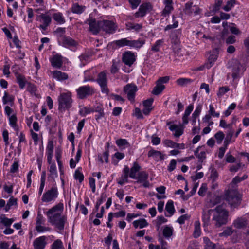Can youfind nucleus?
Returning a JSON list of instances; mask_svg holds the SVG:
<instances>
[{
    "instance_id": "obj_1",
    "label": "nucleus",
    "mask_w": 249,
    "mask_h": 249,
    "mask_svg": "<svg viewBox=\"0 0 249 249\" xmlns=\"http://www.w3.org/2000/svg\"><path fill=\"white\" fill-rule=\"evenodd\" d=\"M63 209V204L60 202L45 213L48 222L59 231L64 230V225L67 221L66 217L61 215Z\"/></svg>"
},
{
    "instance_id": "obj_2",
    "label": "nucleus",
    "mask_w": 249,
    "mask_h": 249,
    "mask_svg": "<svg viewBox=\"0 0 249 249\" xmlns=\"http://www.w3.org/2000/svg\"><path fill=\"white\" fill-rule=\"evenodd\" d=\"M228 212L221 206H218L213 209V215L212 220L215 222L216 227H220L227 223Z\"/></svg>"
},
{
    "instance_id": "obj_3",
    "label": "nucleus",
    "mask_w": 249,
    "mask_h": 249,
    "mask_svg": "<svg viewBox=\"0 0 249 249\" xmlns=\"http://www.w3.org/2000/svg\"><path fill=\"white\" fill-rule=\"evenodd\" d=\"M225 199L231 208H235L241 204L242 195L236 190H228L225 193Z\"/></svg>"
},
{
    "instance_id": "obj_4",
    "label": "nucleus",
    "mask_w": 249,
    "mask_h": 249,
    "mask_svg": "<svg viewBox=\"0 0 249 249\" xmlns=\"http://www.w3.org/2000/svg\"><path fill=\"white\" fill-rule=\"evenodd\" d=\"M58 110L63 112L72 107L73 100L70 91L61 93L58 97Z\"/></svg>"
},
{
    "instance_id": "obj_5",
    "label": "nucleus",
    "mask_w": 249,
    "mask_h": 249,
    "mask_svg": "<svg viewBox=\"0 0 249 249\" xmlns=\"http://www.w3.org/2000/svg\"><path fill=\"white\" fill-rule=\"evenodd\" d=\"M144 43V41L142 40H129L128 38H122L111 42L112 44L118 48L128 46L135 49H140Z\"/></svg>"
},
{
    "instance_id": "obj_6",
    "label": "nucleus",
    "mask_w": 249,
    "mask_h": 249,
    "mask_svg": "<svg viewBox=\"0 0 249 249\" xmlns=\"http://www.w3.org/2000/svg\"><path fill=\"white\" fill-rule=\"evenodd\" d=\"M59 192L56 185L46 191L42 195L41 201L44 203H52L58 197Z\"/></svg>"
},
{
    "instance_id": "obj_7",
    "label": "nucleus",
    "mask_w": 249,
    "mask_h": 249,
    "mask_svg": "<svg viewBox=\"0 0 249 249\" xmlns=\"http://www.w3.org/2000/svg\"><path fill=\"white\" fill-rule=\"evenodd\" d=\"M246 71V68L240 63L233 65L231 68V71L227 74L229 78L231 75L233 80H238Z\"/></svg>"
},
{
    "instance_id": "obj_8",
    "label": "nucleus",
    "mask_w": 249,
    "mask_h": 249,
    "mask_svg": "<svg viewBox=\"0 0 249 249\" xmlns=\"http://www.w3.org/2000/svg\"><path fill=\"white\" fill-rule=\"evenodd\" d=\"M36 19L37 21L41 23L39 28L44 31L47 29L52 21V18L49 14L48 12L44 14H40V15H36Z\"/></svg>"
},
{
    "instance_id": "obj_9",
    "label": "nucleus",
    "mask_w": 249,
    "mask_h": 249,
    "mask_svg": "<svg viewBox=\"0 0 249 249\" xmlns=\"http://www.w3.org/2000/svg\"><path fill=\"white\" fill-rule=\"evenodd\" d=\"M77 97L80 99H84L92 95L95 93L94 89L89 85L82 86L76 89Z\"/></svg>"
},
{
    "instance_id": "obj_10",
    "label": "nucleus",
    "mask_w": 249,
    "mask_h": 249,
    "mask_svg": "<svg viewBox=\"0 0 249 249\" xmlns=\"http://www.w3.org/2000/svg\"><path fill=\"white\" fill-rule=\"evenodd\" d=\"M100 25L101 26V30L107 34H113L117 29L116 24L110 20H100Z\"/></svg>"
},
{
    "instance_id": "obj_11",
    "label": "nucleus",
    "mask_w": 249,
    "mask_h": 249,
    "mask_svg": "<svg viewBox=\"0 0 249 249\" xmlns=\"http://www.w3.org/2000/svg\"><path fill=\"white\" fill-rule=\"evenodd\" d=\"M96 81L100 85L102 92L108 94L109 89L107 87V80L106 72L104 71L100 72L98 75Z\"/></svg>"
},
{
    "instance_id": "obj_12",
    "label": "nucleus",
    "mask_w": 249,
    "mask_h": 249,
    "mask_svg": "<svg viewBox=\"0 0 249 249\" xmlns=\"http://www.w3.org/2000/svg\"><path fill=\"white\" fill-rule=\"evenodd\" d=\"M138 89L134 84H128L124 88V91L127 94L128 99L131 102H134L135 96Z\"/></svg>"
},
{
    "instance_id": "obj_13",
    "label": "nucleus",
    "mask_w": 249,
    "mask_h": 249,
    "mask_svg": "<svg viewBox=\"0 0 249 249\" xmlns=\"http://www.w3.org/2000/svg\"><path fill=\"white\" fill-rule=\"evenodd\" d=\"M59 42L65 47H75L77 42L69 36L65 35H60L59 37Z\"/></svg>"
},
{
    "instance_id": "obj_14",
    "label": "nucleus",
    "mask_w": 249,
    "mask_h": 249,
    "mask_svg": "<svg viewBox=\"0 0 249 249\" xmlns=\"http://www.w3.org/2000/svg\"><path fill=\"white\" fill-rule=\"evenodd\" d=\"M164 8L161 12V16L166 17L170 15L174 10L173 0H163Z\"/></svg>"
},
{
    "instance_id": "obj_15",
    "label": "nucleus",
    "mask_w": 249,
    "mask_h": 249,
    "mask_svg": "<svg viewBox=\"0 0 249 249\" xmlns=\"http://www.w3.org/2000/svg\"><path fill=\"white\" fill-rule=\"evenodd\" d=\"M88 21L89 26V30L93 34L97 35L101 31V26L100 25V20L96 21L94 18H89Z\"/></svg>"
},
{
    "instance_id": "obj_16",
    "label": "nucleus",
    "mask_w": 249,
    "mask_h": 249,
    "mask_svg": "<svg viewBox=\"0 0 249 249\" xmlns=\"http://www.w3.org/2000/svg\"><path fill=\"white\" fill-rule=\"evenodd\" d=\"M151 9L152 6L150 3H143L140 6L138 11L135 13L134 16L135 18L142 17Z\"/></svg>"
},
{
    "instance_id": "obj_17",
    "label": "nucleus",
    "mask_w": 249,
    "mask_h": 249,
    "mask_svg": "<svg viewBox=\"0 0 249 249\" xmlns=\"http://www.w3.org/2000/svg\"><path fill=\"white\" fill-rule=\"evenodd\" d=\"M135 61L136 56L131 52L127 51L123 54L122 61L125 65L131 66Z\"/></svg>"
},
{
    "instance_id": "obj_18",
    "label": "nucleus",
    "mask_w": 249,
    "mask_h": 249,
    "mask_svg": "<svg viewBox=\"0 0 249 249\" xmlns=\"http://www.w3.org/2000/svg\"><path fill=\"white\" fill-rule=\"evenodd\" d=\"M167 125L169 126V129L171 131H175L174 136L175 137L179 138L182 135L184 132V127L182 125H178L177 124H172L171 122H168Z\"/></svg>"
},
{
    "instance_id": "obj_19",
    "label": "nucleus",
    "mask_w": 249,
    "mask_h": 249,
    "mask_svg": "<svg viewBox=\"0 0 249 249\" xmlns=\"http://www.w3.org/2000/svg\"><path fill=\"white\" fill-rule=\"evenodd\" d=\"M219 49L215 48L211 52V54L208 58V63L205 64V67L207 68H210L217 60L219 54Z\"/></svg>"
},
{
    "instance_id": "obj_20",
    "label": "nucleus",
    "mask_w": 249,
    "mask_h": 249,
    "mask_svg": "<svg viewBox=\"0 0 249 249\" xmlns=\"http://www.w3.org/2000/svg\"><path fill=\"white\" fill-rule=\"evenodd\" d=\"M47 238L45 236L36 238L33 242L35 249H44L47 244Z\"/></svg>"
},
{
    "instance_id": "obj_21",
    "label": "nucleus",
    "mask_w": 249,
    "mask_h": 249,
    "mask_svg": "<svg viewBox=\"0 0 249 249\" xmlns=\"http://www.w3.org/2000/svg\"><path fill=\"white\" fill-rule=\"evenodd\" d=\"M148 157H152L157 161L163 160L165 158V155L160 151L154 149L150 150L147 154Z\"/></svg>"
},
{
    "instance_id": "obj_22",
    "label": "nucleus",
    "mask_w": 249,
    "mask_h": 249,
    "mask_svg": "<svg viewBox=\"0 0 249 249\" xmlns=\"http://www.w3.org/2000/svg\"><path fill=\"white\" fill-rule=\"evenodd\" d=\"M51 65L55 68H60L63 64L62 57L59 54L53 55L50 59Z\"/></svg>"
},
{
    "instance_id": "obj_23",
    "label": "nucleus",
    "mask_w": 249,
    "mask_h": 249,
    "mask_svg": "<svg viewBox=\"0 0 249 249\" xmlns=\"http://www.w3.org/2000/svg\"><path fill=\"white\" fill-rule=\"evenodd\" d=\"M53 78L59 81L67 80L69 78L68 74L64 72L56 70L51 72Z\"/></svg>"
},
{
    "instance_id": "obj_24",
    "label": "nucleus",
    "mask_w": 249,
    "mask_h": 249,
    "mask_svg": "<svg viewBox=\"0 0 249 249\" xmlns=\"http://www.w3.org/2000/svg\"><path fill=\"white\" fill-rule=\"evenodd\" d=\"M129 170L130 169L127 166H124L123 171V174L122 175L121 177L119 178L117 181V183L119 184L122 185L125 183L128 182Z\"/></svg>"
},
{
    "instance_id": "obj_25",
    "label": "nucleus",
    "mask_w": 249,
    "mask_h": 249,
    "mask_svg": "<svg viewBox=\"0 0 249 249\" xmlns=\"http://www.w3.org/2000/svg\"><path fill=\"white\" fill-rule=\"evenodd\" d=\"M53 149L54 145L53 141H49L46 147V155L47 156V162L48 163H50L51 161L52 160L53 155Z\"/></svg>"
},
{
    "instance_id": "obj_26",
    "label": "nucleus",
    "mask_w": 249,
    "mask_h": 249,
    "mask_svg": "<svg viewBox=\"0 0 249 249\" xmlns=\"http://www.w3.org/2000/svg\"><path fill=\"white\" fill-rule=\"evenodd\" d=\"M213 213V209H210L208 210H203L202 212V221L203 222V226H207L210 221V216L211 213Z\"/></svg>"
},
{
    "instance_id": "obj_27",
    "label": "nucleus",
    "mask_w": 249,
    "mask_h": 249,
    "mask_svg": "<svg viewBox=\"0 0 249 249\" xmlns=\"http://www.w3.org/2000/svg\"><path fill=\"white\" fill-rule=\"evenodd\" d=\"M247 222L245 218L238 217L233 222L232 225L237 229H243L247 225Z\"/></svg>"
},
{
    "instance_id": "obj_28",
    "label": "nucleus",
    "mask_w": 249,
    "mask_h": 249,
    "mask_svg": "<svg viewBox=\"0 0 249 249\" xmlns=\"http://www.w3.org/2000/svg\"><path fill=\"white\" fill-rule=\"evenodd\" d=\"M141 167L137 162H134L132 167L130 169L129 176L133 179H136L137 173L138 172Z\"/></svg>"
},
{
    "instance_id": "obj_29",
    "label": "nucleus",
    "mask_w": 249,
    "mask_h": 249,
    "mask_svg": "<svg viewBox=\"0 0 249 249\" xmlns=\"http://www.w3.org/2000/svg\"><path fill=\"white\" fill-rule=\"evenodd\" d=\"M135 229L140 228L142 229L148 226V223L147 220L144 218H140L138 220H135L132 223Z\"/></svg>"
},
{
    "instance_id": "obj_30",
    "label": "nucleus",
    "mask_w": 249,
    "mask_h": 249,
    "mask_svg": "<svg viewBox=\"0 0 249 249\" xmlns=\"http://www.w3.org/2000/svg\"><path fill=\"white\" fill-rule=\"evenodd\" d=\"M50 165L49 170V178H51L54 180V179L58 177L56 166L54 162L51 161V163H49Z\"/></svg>"
},
{
    "instance_id": "obj_31",
    "label": "nucleus",
    "mask_w": 249,
    "mask_h": 249,
    "mask_svg": "<svg viewBox=\"0 0 249 249\" xmlns=\"http://www.w3.org/2000/svg\"><path fill=\"white\" fill-rule=\"evenodd\" d=\"M125 25L127 30H134L136 32H139L142 28V24L135 23L131 22L126 23Z\"/></svg>"
},
{
    "instance_id": "obj_32",
    "label": "nucleus",
    "mask_w": 249,
    "mask_h": 249,
    "mask_svg": "<svg viewBox=\"0 0 249 249\" xmlns=\"http://www.w3.org/2000/svg\"><path fill=\"white\" fill-rule=\"evenodd\" d=\"M181 31L180 30H176L172 33L171 35V38L172 43H180V37Z\"/></svg>"
},
{
    "instance_id": "obj_33",
    "label": "nucleus",
    "mask_w": 249,
    "mask_h": 249,
    "mask_svg": "<svg viewBox=\"0 0 249 249\" xmlns=\"http://www.w3.org/2000/svg\"><path fill=\"white\" fill-rule=\"evenodd\" d=\"M165 210L169 214H165L167 217L172 216L175 213V208L174 203L172 200H169L166 204Z\"/></svg>"
},
{
    "instance_id": "obj_34",
    "label": "nucleus",
    "mask_w": 249,
    "mask_h": 249,
    "mask_svg": "<svg viewBox=\"0 0 249 249\" xmlns=\"http://www.w3.org/2000/svg\"><path fill=\"white\" fill-rule=\"evenodd\" d=\"M53 19L58 24H63L65 23L66 20L64 17L61 12H57L53 15Z\"/></svg>"
},
{
    "instance_id": "obj_35",
    "label": "nucleus",
    "mask_w": 249,
    "mask_h": 249,
    "mask_svg": "<svg viewBox=\"0 0 249 249\" xmlns=\"http://www.w3.org/2000/svg\"><path fill=\"white\" fill-rule=\"evenodd\" d=\"M116 144L121 149H123L130 146V143L125 139H119L116 141Z\"/></svg>"
},
{
    "instance_id": "obj_36",
    "label": "nucleus",
    "mask_w": 249,
    "mask_h": 249,
    "mask_svg": "<svg viewBox=\"0 0 249 249\" xmlns=\"http://www.w3.org/2000/svg\"><path fill=\"white\" fill-rule=\"evenodd\" d=\"M156 85L155 87L154 88L152 91V93L154 95H158L162 92V91L164 89L165 87L164 85H161L160 83L158 82V81L156 82Z\"/></svg>"
},
{
    "instance_id": "obj_37",
    "label": "nucleus",
    "mask_w": 249,
    "mask_h": 249,
    "mask_svg": "<svg viewBox=\"0 0 249 249\" xmlns=\"http://www.w3.org/2000/svg\"><path fill=\"white\" fill-rule=\"evenodd\" d=\"M194 226L193 236L195 238H196L199 237L201 235L200 223L199 221L198 220L195 221Z\"/></svg>"
},
{
    "instance_id": "obj_38",
    "label": "nucleus",
    "mask_w": 249,
    "mask_h": 249,
    "mask_svg": "<svg viewBox=\"0 0 249 249\" xmlns=\"http://www.w3.org/2000/svg\"><path fill=\"white\" fill-rule=\"evenodd\" d=\"M173 231L172 227L166 225L163 230V235L165 238H169L172 235Z\"/></svg>"
},
{
    "instance_id": "obj_39",
    "label": "nucleus",
    "mask_w": 249,
    "mask_h": 249,
    "mask_svg": "<svg viewBox=\"0 0 249 249\" xmlns=\"http://www.w3.org/2000/svg\"><path fill=\"white\" fill-rule=\"evenodd\" d=\"M17 82L18 84L20 89H23L25 86L26 80L24 76L20 74H16Z\"/></svg>"
},
{
    "instance_id": "obj_40",
    "label": "nucleus",
    "mask_w": 249,
    "mask_h": 249,
    "mask_svg": "<svg viewBox=\"0 0 249 249\" xmlns=\"http://www.w3.org/2000/svg\"><path fill=\"white\" fill-rule=\"evenodd\" d=\"M164 43V39H159L156 41V42L152 46L151 51L154 52H158L160 50V48Z\"/></svg>"
},
{
    "instance_id": "obj_41",
    "label": "nucleus",
    "mask_w": 249,
    "mask_h": 249,
    "mask_svg": "<svg viewBox=\"0 0 249 249\" xmlns=\"http://www.w3.org/2000/svg\"><path fill=\"white\" fill-rule=\"evenodd\" d=\"M9 124L11 127H12L16 131L18 130V127L17 125V118L16 115L13 114L9 117Z\"/></svg>"
},
{
    "instance_id": "obj_42",
    "label": "nucleus",
    "mask_w": 249,
    "mask_h": 249,
    "mask_svg": "<svg viewBox=\"0 0 249 249\" xmlns=\"http://www.w3.org/2000/svg\"><path fill=\"white\" fill-rule=\"evenodd\" d=\"M85 7L78 5V4H73L71 7V11L76 14H81L85 10Z\"/></svg>"
},
{
    "instance_id": "obj_43",
    "label": "nucleus",
    "mask_w": 249,
    "mask_h": 249,
    "mask_svg": "<svg viewBox=\"0 0 249 249\" xmlns=\"http://www.w3.org/2000/svg\"><path fill=\"white\" fill-rule=\"evenodd\" d=\"M203 241L205 243V249H214L216 248V245L212 243L208 237H204Z\"/></svg>"
},
{
    "instance_id": "obj_44",
    "label": "nucleus",
    "mask_w": 249,
    "mask_h": 249,
    "mask_svg": "<svg viewBox=\"0 0 249 249\" xmlns=\"http://www.w3.org/2000/svg\"><path fill=\"white\" fill-rule=\"evenodd\" d=\"M234 135V130L232 129L231 127L229 128L226 135V137L224 141V144L228 145L231 142V138Z\"/></svg>"
},
{
    "instance_id": "obj_45",
    "label": "nucleus",
    "mask_w": 249,
    "mask_h": 249,
    "mask_svg": "<svg viewBox=\"0 0 249 249\" xmlns=\"http://www.w3.org/2000/svg\"><path fill=\"white\" fill-rule=\"evenodd\" d=\"M14 99L12 95H9L6 91L4 92V96L2 97V102L3 104H6L8 103H12Z\"/></svg>"
},
{
    "instance_id": "obj_46",
    "label": "nucleus",
    "mask_w": 249,
    "mask_h": 249,
    "mask_svg": "<svg viewBox=\"0 0 249 249\" xmlns=\"http://www.w3.org/2000/svg\"><path fill=\"white\" fill-rule=\"evenodd\" d=\"M148 177V174L145 172H141L138 174L136 176V178L138 179V182H142L145 180H147Z\"/></svg>"
},
{
    "instance_id": "obj_47",
    "label": "nucleus",
    "mask_w": 249,
    "mask_h": 249,
    "mask_svg": "<svg viewBox=\"0 0 249 249\" xmlns=\"http://www.w3.org/2000/svg\"><path fill=\"white\" fill-rule=\"evenodd\" d=\"M193 80L189 78H181L178 79L176 81V82L178 85H180L181 86H184L189 83H191V82H193Z\"/></svg>"
},
{
    "instance_id": "obj_48",
    "label": "nucleus",
    "mask_w": 249,
    "mask_h": 249,
    "mask_svg": "<svg viewBox=\"0 0 249 249\" xmlns=\"http://www.w3.org/2000/svg\"><path fill=\"white\" fill-rule=\"evenodd\" d=\"M45 222V219L40 213H38L37 217L36 218V227H37L40 225H44Z\"/></svg>"
},
{
    "instance_id": "obj_49",
    "label": "nucleus",
    "mask_w": 249,
    "mask_h": 249,
    "mask_svg": "<svg viewBox=\"0 0 249 249\" xmlns=\"http://www.w3.org/2000/svg\"><path fill=\"white\" fill-rule=\"evenodd\" d=\"M27 90L31 94L37 97H38V94L36 93V91L37 90V88L36 86L30 83H28L27 86Z\"/></svg>"
},
{
    "instance_id": "obj_50",
    "label": "nucleus",
    "mask_w": 249,
    "mask_h": 249,
    "mask_svg": "<svg viewBox=\"0 0 249 249\" xmlns=\"http://www.w3.org/2000/svg\"><path fill=\"white\" fill-rule=\"evenodd\" d=\"M79 58L81 62V65L84 66L87 63L90 61V56L88 54L84 53L80 55Z\"/></svg>"
},
{
    "instance_id": "obj_51",
    "label": "nucleus",
    "mask_w": 249,
    "mask_h": 249,
    "mask_svg": "<svg viewBox=\"0 0 249 249\" xmlns=\"http://www.w3.org/2000/svg\"><path fill=\"white\" fill-rule=\"evenodd\" d=\"M93 112H94L93 108L84 107L79 110V114L82 116H85L86 115Z\"/></svg>"
},
{
    "instance_id": "obj_52",
    "label": "nucleus",
    "mask_w": 249,
    "mask_h": 249,
    "mask_svg": "<svg viewBox=\"0 0 249 249\" xmlns=\"http://www.w3.org/2000/svg\"><path fill=\"white\" fill-rule=\"evenodd\" d=\"M108 151H106L103 153V155H98V160L101 163H103L104 160L105 162L107 163L108 162Z\"/></svg>"
},
{
    "instance_id": "obj_53",
    "label": "nucleus",
    "mask_w": 249,
    "mask_h": 249,
    "mask_svg": "<svg viewBox=\"0 0 249 249\" xmlns=\"http://www.w3.org/2000/svg\"><path fill=\"white\" fill-rule=\"evenodd\" d=\"M167 221V219L164 218L163 216H158L155 220V225L158 230L160 228L161 225Z\"/></svg>"
},
{
    "instance_id": "obj_54",
    "label": "nucleus",
    "mask_w": 249,
    "mask_h": 249,
    "mask_svg": "<svg viewBox=\"0 0 249 249\" xmlns=\"http://www.w3.org/2000/svg\"><path fill=\"white\" fill-rule=\"evenodd\" d=\"M81 168H78L77 169L74 173V177L76 180H78L79 182H82L84 180V175L80 171Z\"/></svg>"
},
{
    "instance_id": "obj_55",
    "label": "nucleus",
    "mask_w": 249,
    "mask_h": 249,
    "mask_svg": "<svg viewBox=\"0 0 249 249\" xmlns=\"http://www.w3.org/2000/svg\"><path fill=\"white\" fill-rule=\"evenodd\" d=\"M234 230L231 227H227L225 228L222 232L219 234V236L227 237L232 234Z\"/></svg>"
},
{
    "instance_id": "obj_56",
    "label": "nucleus",
    "mask_w": 249,
    "mask_h": 249,
    "mask_svg": "<svg viewBox=\"0 0 249 249\" xmlns=\"http://www.w3.org/2000/svg\"><path fill=\"white\" fill-rule=\"evenodd\" d=\"M223 4V0H215L214 4L213 7L212 12L216 13L218 12Z\"/></svg>"
},
{
    "instance_id": "obj_57",
    "label": "nucleus",
    "mask_w": 249,
    "mask_h": 249,
    "mask_svg": "<svg viewBox=\"0 0 249 249\" xmlns=\"http://www.w3.org/2000/svg\"><path fill=\"white\" fill-rule=\"evenodd\" d=\"M225 135L224 133L221 131L217 132L215 134L214 137L216 140V142L218 144L221 143L222 141L224 138Z\"/></svg>"
},
{
    "instance_id": "obj_58",
    "label": "nucleus",
    "mask_w": 249,
    "mask_h": 249,
    "mask_svg": "<svg viewBox=\"0 0 249 249\" xmlns=\"http://www.w3.org/2000/svg\"><path fill=\"white\" fill-rule=\"evenodd\" d=\"M63 248L62 241L60 239H57L52 245L51 249H62Z\"/></svg>"
},
{
    "instance_id": "obj_59",
    "label": "nucleus",
    "mask_w": 249,
    "mask_h": 249,
    "mask_svg": "<svg viewBox=\"0 0 249 249\" xmlns=\"http://www.w3.org/2000/svg\"><path fill=\"white\" fill-rule=\"evenodd\" d=\"M235 3V0H230L227 1L225 6L222 7L225 11H229Z\"/></svg>"
},
{
    "instance_id": "obj_60",
    "label": "nucleus",
    "mask_w": 249,
    "mask_h": 249,
    "mask_svg": "<svg viewBox=\"0 0 249 249\" xmlns=\"http://www.w3.org/2000/svg\"><path fill=\"white\" fill-rule=\"evenodd\" d=\"M36 230L37 232L41 233L50 231L51 230V228L42 225L37 227H36Z\"/></svg>"
},
{
    "instance_id": "obj_61",
    "label": "nucleus",
    "mask_w": 249,
    "mask_h": 249,
    "mask_svg": "<svg viewBox=\"0 0 249 249\" xmlns=\"http://www.w3.org/2000/svg\"><path fill=\"white\" fill-rule=\"evenodd\" d=\"M172 48L175 54L178 56H179L180 55L181 50L180 47V43H173L172 45Z\"/></svg>"
},
{
    "instance_id": "obj_62",
    "label": "nucleus",
    "mask_w": 249,
    "mask_h": 249,
    "mask_svg": "<svg viewBox=\"0 0 249 249\" xmlns=\"http://www.w3.org/2000/svg\"><path fill=\"white\" fill-rule=\"evenodd\" d=\"M190 215L188 214H185L180 216L177 220V222L180 224H183L186 220L189 219Z\"/></svg>"
},
{
    "instance_id": "obj_63",
    "label": "nucleus",
    "mask_w": 249,
    "mask_h": 249,
    "mask_svg": "<svg viewBox=\"0 0 249 249\" xmlns=\"http://www.w3.org/2000/svg\"><path fill=\"white\" fill-rule=\"evenodd\" d=\"M200 147H198L196 148V149L195 151V155L196 157H197L198 159L200 160H204L206 158V152L205 151H201L199 153H198V151Z\"/></svg>"
},
{
    "instance_id": "obj_64",
    "label": "nucleus",
    "mask_w": 249,
    "mask_h": 249,
    "mask_svg": "<svg viewBox=\"0 0 249 249\" xmlns=\"http://www.w3.org/2000/svg\"><path fill=\"white\" fill-rule=\"evenodd\" d=\"M192 5L193 2H188L185 4V8L184 9V11L185 12V13L188 14H191L193 13V11L192 10Z\"/></svg>"
}]
</instances>
